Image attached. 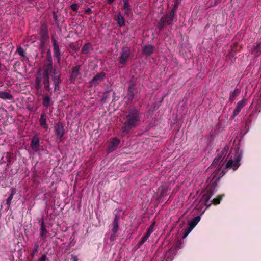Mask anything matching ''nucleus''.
I'll use <instances>...</instances> for the list:
<instances>
[{"mask_svg":"<svg viewBox=\"0 0 261 261\" xmlns=\"http://www.w3.org/2000/svg\"><path fill=\"white\" fill-rule=\"evenodd\" d=\"M51 79L54 86V91L60 90V84L62 82L61 74L57 72L56 69H54L51 74Z\"/></svg>","mask_w":261,"mask_h":261,"instance_id":"nucleus-8","label":"nucleus"},{"mask_svg":"<svg viewBox=\"0 0 261 261\" xmlns=\"http://www.w3.org/2000/svg\"><path fill=\"white\" fill-rule=\"evenodd\" d=\"M154 48L153 45L148 44L142 47V51L143 54L146 56H149L153 53Z\"/></svg>","mask_w":261,"mask_h":261,"instance_id":"nucleus-19","label":"nucleus"},{"mask_svg":"<svg viewBox=\"0 0 261 261\" xmlns=\"http://www.w3.org/2000/svg\"><path fill=\"white\" fill-rule=\"evenodd\" d=\"M70 8L73 11H76L78 9V5L76 4H73L70 6Z\"/></svg>","mask_w":261,"mask_h":261,"instance_id":"nucleus-39","label":"nucleus"},{"mask_svg":"<svg viewBox=\"0 0 261 261\" xmlns=\"http://www.w3.org/2000/svg\"><path fill=\"white\" fill-rule=\"evenodd\" d=\"M239 45L238 43H234L233 45L231 47V51L232 52H237L239 51V49H238L237 48L238 47Z\"/></svg>","mask_w":261,"mask_h":261,"instance_id":"nucleus-37","label":"nucleus"},{"mask_svg":"<svg viewBox=\"0 0 261 261\" xmlns=\"http://www.w3.org/2000/svg\"><path fill=\"white\" fill-rule=\"evenodd\" d=\"M51 99L48 95H46L43 98V105L46 108H48L50 104Z\"/></svg>","mask_w":261,"mask_h":261,"instance_id":"nucleus-30","label":"nucleus"},{"mask_svg":"<svg viewBox=\"0 0 261 261\" xmlns=\"http://www.w3.org/2000/svg\"><path fill=\"white\" fill-rule=\"evenodd\" d=\"M41 83L44 85V88L46 91H49L50 90L49 75H42L41 70L39 69L37 72L35 80V86L36 90L38 91L41 89Z\"/></svg>","mask_w":261,"mask_h":261,"instance_id":"nucleus-4","label":"nucleus"},{"mask_svg":"<svg viewBox=\"0 0 261 261\" xmlns=\"http://www.w3.org/2000/svg\"><path fill=\"white\" fill-rule=\"evenodd\" d=\"M254 49L257 53L260 51L261 50V44L260 43L256 44V45L254 46Z\"/></svg>","mask_w":261,"mask_h":261,"instance_id":"nucleus-38","label":"nucleus"},{"mask_svg":"<svg viewBox=\"0 0 261 261\" xmlns=\"http://www.w3.org/2000/svg\"><path fill=\"white\" fill-rule=\"evenodd\" d=\"M116 238V233H112L110 237V240L111 242H114Z\"/></svg>","mask_w":261,"mask_h":261,"instance_id":"nucleus-40","label":"nucleus"},{"mask_svg":"<svg viewBox=\"0 0 261 261\" xmlns=\"http://www.w3.org/2000/svg\"><path fill=\"white\" fill-rule=\"evenodd\" d=\"M117 24L119 27H122L125 25V20L123 17L121 15V13L119 12L117 17L115 19Z\"/></svg>","mask_w":261,"mask_h":261,"instance_id":"nucleus-26","label":"nucleus"},{"mask_svg":"<svg viewBox=\"0 0 261 261\" xmlns=\"http://www.w3.org/2000/svg\"><path fill=\"white\" fill-rule=\"evenodd\" d=\"M88 0H85V2H87Z\"/></svg>","mask_w":261,"mask_h":261,"instance_id":"nucleus-48","label":"nucleus"},{"mask_svg":"<svg viewBox=\"0 0 261 261\" xmlns=\"http://www.w3.org/2000/svg\"><path fill=\"white\" fill-rule=\"evenodd\" d=\"M242 156V153L238 151L234 155V160L229 159L228 161L225 165V169H232L233 171L236 170L240 165V162L241 160Z\"/></svg>","mask_w":261,"mask_h":261,"instance_id":"nucleus-6","label":"nucleus"},{"mask_svg":"<svg viewBox=\"0 0 261 261\" xmlns=\"http://www.w3.org/2000/svg\"><path fill=\"white\" fill-rule=\"evenodd\" d=\"M92 49V48L91 44L90 43H87L83 47L81 50V53L82 54H89Z\"/></svg>","mask_w":261,"mask_h":261,"instance_id":"nucleus-25","label":"nucleus"},{"mask_svg":"<svg viewBox=\"0 0 261 261\" xmlns=\"http://www.w3.org/2000/svg\"><path fill=\"white\" fill-rule=\"evenodd\" d=\"M80 66L76 65L72 69L71 72L69 77V81L71 83H74L76 79L77 78L78 76L80 74Z\"/></svg>","mask_w":261,"mask_h":261,"instance_id":"nucleus-14","label":"nucleus"},{"mask_svg":"<svg viewBox=\"0 0 261 261\" xmlns=\"http://www.w3.org/2000/svg\"><path fill=\"white\" fill-rule=\"evenodd\" d=\"M200 216H197L192 219V220L189 222V226L186 228L184 232L183 238H186L188 234L193 230V229L196 226L200 220Z\"/></svg>","mask_w":261,"mask_h":261,"instance_id":"nucleus-9","label":"nucleus"},{"mask_svg":"<svg viewBox=\"0 0 261 261\" xmlns=\"http://www.w3.org/2000/svg\"><path fill=\"white\" fill-rule=\"evenodd\" d=\"M53 70V63L51 59H48V62L47 64L44 65L43 67V72L41 73L42 75H49L52 74Z\"/></svg>","mask_w":261,"mask_h":261,"instance_id":"nucleus-17","label":"nucleus"},{"mask_svg":"<svg viewBox=\"0 0 261 261\" xmlns=\"http://www.w3.org/2000/svg\"><path fill=\"white\" fill-rule=\"evenodd\" d=\"M39 123L40 126L46 130L48 128V126L46 124V115L44 113L41 114L39 119Z\"/></svg>","mask_w":261,"mask_h":261,"instance_id":"nucleus-23","label":"nucleus"},{"mask_svg":"<svg viewBox=\"0 0 261 261\" xmlns=\"http://www.w3.org/2000/svg\"><path fill=\"white\" fill-rule=\"evenodd\" d=\"M155 225V222H153L150 226L148 228L147 231L146 233L148 234L149 236L153 232V228Z\"/></svg>","mask_w":261,"mask_h":261,"instance_id":"nucleus-33","label":"nucleus"},{"mask_svg":"<svg viewBox=\"0 0 261 261\" xmlns=\"http://www.w3.org/2000/svg\"><path fill=\"white\" fill-rule=\"evenodd\" d=\"M38 248H39V246L37 244H35L34 246V248L32 250V252L31 253V255L32 256V257H34V255H35V254L36 253H37L38 251Z\"/></svg>","mask_w":261,"mask_h":261,"instance_id":"nucleus-34","label":"nucleus"},{"mask_svg":"<svg viewBox=\"0 0 261 261\" xmlns=\"http://www.w3.org/2000/svg\"><path fill=\"white\" fill-rule=\"evenodd\" d=\"M164 259L166 261H172L173 259V253L172 251L168 250L164 255Z\"/></svg>","mask_w":261,"mask_h":261,"instance_id":"nucleus-28","label":"nucleus"},{"mask_svg":"<svg viewBox=\"0 0 261 261\" xmlns=\"http://www.w3.org/2000/svg\"><path fill=\"white\" fill-rule=\"evenodd\" d=\"M106 73L103 71L97 73L95 74L92 79L89 82V84L91 86H97L99 84L103 81L105 78Z\"/></svg>","mask_w":261,"mask_h":261,"instance_id":"nucleus-10","label":"nucleus"},{"mask_svg":"<svg viewBox=\"0 0 261 261\" xmlns=\"http://www.w3.org/2000/svg\"><path fill=\"white\" fill-rule=\"evenodd\" d=\"M162 196H165V195H166V194L164 192V190H163L162 192H161V193Z\"/></svg>","mask_w":261,"mask_h":261,"instance_id":"nucleus-45","label":"nucleus"},{"mask_svg":"<svg viewBox=\"0 0 261 261\" xmlns=\"http://www.w3.org/2000/svg\"><path fill=\"white\" fill-rule=\"evenodd\" d=\"M0 98L4 100H12L13 99V96L7 92L0 91Z\"/></svg>","mask_w":261,"mask_h":261,"instance_id":"nucleus-24","label":"nucleus"},{"mask_svg":"<svg viewBox=\"0 0 261 261\" xmlns=\"http://www.w3.org/2000/svg\"><path fill=\"white\" fill-rule=\"evenodd\" d=\"M133 56V54L131 49L127 46H124L122 48L118 60L120 64L125 66L131 60Z\"/></svg>","mask_w":261,"mask_h":261,"instance_id":"nucleus-5","label":"nucleus"},{"mask_svg":"<svg viewBox=\"0 0 261 261\" xmlns=\"http://www.w3.org/2000/svg\"><path fill=\"white\" fill-rule=\"evenodd\" d=\"M124 5L122 9L124 11L126 15L129 16L131 13V7L129 5V0H123Z\"/></svg>","mask_w":261,"mask_h":261,"instance_id":"nucleus-22","label":"nucleus"},{"mask_svg":"<svg viewBox=\"0 0 261 261\" xmlns=\"http://www.w3.org/2000/svg\"><path fill=\"white\" fill-rule=\"evenodd\" d=\"M245 99H243L238 102L236 108L234 110L233 114L231 116V119H233L240 113L241 109L245 106Z\"/></svg>","mask_w":261,"mask_h":261,"instance_id":"nucleus-15","label":"nucleus"},{"mask_svg":"<svg viewBox=\"0 0 261 261\" xmlns=\"http://www.w3.org/2000/svg\"><path fill=\"white\" fill-rule=\"evenodd\" d=\"M48 233V231L46 228V225L44 223L43 220H42L40 226V236L43 240H46L47 238V234Z\"/></svg>","mask_w":261,"mask_h":261,"instance_id":"nucleus-20","label":"nucleus"},{"mask_svg":"<svg viewBox=\"0 0 261 261\" xmlns=\"http://www.w3.org/2000/svg\"><path fill=\"white\" fill-rule=\"evenodd\" d=\"M240 93V90L238 88H236L235 90L232 93H231L229 96V101L232 102L234 100L235 98L239 95Z\"/></svg>","mask_w":261,"mask_h":261,"instance_id":"nucleus-27","label":"nucleus"},{"mask_svg":"<svg viewBox=\"0 0 261 261\" xmlns=\"http://www.w3.org/2000/svg\"><path fill=\"white\" fill-rule=\"evenodd\" d=\"M84 13L85 14H91L92 13V10L90 8H87L84 11Z\"/></svg>","mask_w":261,"mask_h":261,"instance_id":"nucleus-42","label":"nucleus"},{"mask_svg":"<svg viewBox=\"0 0 261 261\" xmlns=\"http://www.w3.org/2000/svg\"><path fill=\"white\" fill-rule=\"evenodd\" d=\"M17 52L21 56L25 57L24 49L21 47H19L17 49Z\"/></svg>","mask_w":261,"mask_h":261,"instance_id":"nucleus-35","label":"nucleus"},{"mask_svg":"<svg viewBox=\"0 0 261 261\" xmlns=\"http://www.w3.org/2000/svg\"><path fill=\"white\" fill-rule=\"evenodd\" d=\"M222 196L223 195H219L216 198L213 199L211 201V204H213L214 205H217L219 204L222 199Z\"/></svg>","mask_w":261,"mask_h":261,"instance_id":"nucleus-32","label":"nucleus"},{"mask_svg":"<svg viewBox=\"0 0 261 261\" xmlns=\"http://www.w3.org/2000/svg\"><path fill=\"white\" fill-rule=\"evenodd\" d=\"M39 35L40 37V44L41 46H44L49 39V34L47 25L46 23L41 24L40 30Z\"/></svg>","mask_w":261,"mask_h":261,"instance_id":"nucleus-7","label":"nucleus"},{"mask_svg":"<svg viewBox=\"0 0 261 261\" xmlns=\"http://www.w3.org/2000/svg\"><path fill=\"white\" fill-rule=\"evenodd\" d=\"M228 147H225L221 152L216 157L208 170L212 173L207 179L208 185L203 191L200 201L208 207L211 205V203L208 204L209 200L213 195L214 189L217 186V182L219 181L222 177L224 176L226 172L222 168L224 165V160L227 153Z\"/></svg>","mask_w":261,"mask_h":261,"instance_id":"nucleus-1","label":"nucleus"},{"mask_svg":"<svg viewBox=\"0 0 261 261\" xmlns=\"http://www.w3.org/2000/svg\"><path fill=\"white\" fill-rule=\"evenodd\" d=\"M55 129L56 138L58 139H61L65 133V130L63 123L61 122L57 123L55 126Z\"/></svg>","mask_w":261,"mask_h":261,"instance_id":"nucleus-12","label":"nucleus"},{"mask_svg":"<svg viewBox=\"0 0 261 261\" xmlns=\"http://www.w3.org/2000/svg\"><path fill=\"white\" fill-rule=\"evenodd\" d=\"M120 219V216L116 215H115V218L113 222V228L111 230L112 233H116L119 229V221Z\"/></svg>","mask_w":261,"mask_h":261,"instance_id":"nucleus-21","label":"nucleus"},{"mask_svg":"<svg viewBox=\"0 0 261 261\" xmlns=\"http://www.w3.org/2000/svg\"><path fill=\"white\" fill-rule=\"evenodd\" d=\"M53 18H54V21H55L56 24L57 25H59V20L58 19V16L56 14V12L55 11H54L53 12Z\"/></svg>","mask_w":261,"mask_h":261,"instance_id":"nucleus-36","label":"nucleus"},{"mask_svg":"<svg viewBox=\"0 0 261 261\" xmlns=\"http://www.w3.org/2000/svg\"><path fill=\"white\" fill-rule=\"evenodd\" d=\"M108 96H108V94H105L102 96V98H101V101H104L106 100V99L108 98Z\"/></svg>","mask_w":261,"mask_h":261,"instance_id":"nucleus-43","label":"nucleus"},{"mask_svg":"<svg viewBox=\"0 0 261 261\" xmlns=\"http://www.w3.org/2000/svg\"><path fill=\"white\" fill-rule=\"evenodd\" d=\"M177 6L175 5L168 14H164L158 22L157 27L161 31L166 25H173V20L176 16Z\"/></svg>","mask_w":261,"mask_h":261,"instance_id":"nucleus-3","label":"nucleus"},{"mask_svg":"<svg viewBox=\"0 0 261 261\" xmlns=\"http://www.w3.org/2000/svg\"><path fill=\"white\" fill-rule=\"evenodd\" d=\"M150 236L146 233L142 238L141 240L138 243V248L140 247L148 239Z\"/></svg>","mask_w":261,"mask_h":261,"instance_id":"nucleus-31","label":"nucleus"},{"mask_svg":"<svg viewBox=\"0 0 261 261\" xmlns=\"http://www.w3.org/2000/svg\"><path fill=\"white\" fill-rule=\"evenodd\" d=\"M115 0H108V3L111 4Z\"/></svg>","mask_w":261,"mask_h":261,"instance_id":"nucleus-46","label":"nucleus"},{"mask_svg":"<svg viewBox=\"0 0 261 261\" xmlns=\"http://www.w3.org/2000/svg\"><path fill=\"white\" fill-rule=\"evenodd\" d=\"M30 146L33 151L34 152H37L39 150L40 141L36 135L33 137L31 141Z\"/></svg>","mask_w":261,"mask_h":261,"instance_id":"nucleus-16","label":"nucleus"},{"mask_svg":"<svg viewBox=\"0 0 261 261\" xmlns=\"http://www.w3.org/2000/svg\"><path fill=\"white\" fill-rule=\"evenodd\" d=\"M120 143V140L116 137L112 138L108 147V149L110 152H112L115 150L119 144Z\"/></svg>","mask_w":261,"mask_h":261,"instance_id":"nucleus-18","label":"nucleus"},{"mask_svg":"<svg viewBox=\"0 0 261 261\" xmlns=\"http://www.w3.org/2000/svg\"><path fill=\"white\" fill-rule=\"evenodd\" d=\"M141 114L135 107L129 108L123 118L121 135L124 136L137 127L140 123Z\"/></svg>","mask_w":261,"mask_h":261,"instance_id":"nucleus-2","label":"nucleus"},{"mask_svg":"<svg viewBox=\"0 0 261 261\" xmlns=\"http://www.w3.org/2000/svg\"><path fill=\"white\" fill-rule=\"evenodd\" d=\"M15 193H16V190L15 189H12L11 193L7 199L6 204L8 205V207H7L8 209L9 208V205H10V204L11 203V201H12V200L13 198V196L15 194Z\"/></svg>","mask_w":261,"mask_h":261,"instance_id":"nucleus-29","label":"nucleus"},{"mask_svg":"<svg viewBox=\"0 0 261 261\" xmlns=\"http://www.w3.org/2000/svg\"><path fill=\"white\" fill-rule=\"evenodd\" d=\"M136 90V84L134 83H132L127 90V94L126 98L127 99L128 102L132 101L135 96V91Z\"/></svg>","mask_w":261,"mask_h":261,"instance_id":"nucleus-13","label":"nucleus"},{"mask_svg":"<svg viewBox=\"0 0 261 261\" xmlns=\"http://www.w3.org/2000/svg\"><path fill=\"white\" fill-rule=\"evenodd\" d=\"M47 259L46 255L44 254H42L41 257L39 259V261H46Z\"/></svg>","mask_w":261,"mask_h":261,"instance_id":"nucleus-41","label":"nucleus"},{"mask_svg":"<svg viewBox=\"0 0 261 261\" xmlns=\"http://www.w3.org/2000/svg\"><path fill=\"white\" fill-rule=\"evenodd\" d=\"M71 48L72 49H74L75 50H77L78 48H76L75 46H73V47H71Z\"/></svg>","mask_w":261,"mask_h":261,"instance_id":"nucleus-47","label":"nucleus"},{"mask_svg":"<svg viewBox=\"0 0 261 261\" xmlns=\"http://www.w3.org/2000/svg\"><path fill=\"white\" fill-rule=\"evenodd\" d=\"M51 42L53 45L54 56L57 59L58 62L60 63L61 61V53L58 41L52 36Z\"/></svg>","mask_w":261,"mask_h":261,"instance_id":"nucleus-11","label":"nucleus"},{"mask_svg":"<svg viewBox=\"0 0 261 261\" xmlns=\"http://www.w3.org/2000/svg\"><path fill=\"white\" fill-rule=\"evenodd\" d=\"M72 261H78L79 258L76 255H72Z\"/></svg>","mask_w":261,"mask_h":261,"instance_id":"nucleus-44","label":"nucleus"}]
</instances>
